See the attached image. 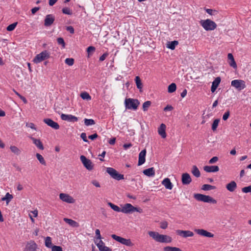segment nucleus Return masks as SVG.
Here are the masks:
<instances>
[{
  "label": "nucleus",
  "mask_w": 251,
  "mask_h": 251,
  "mask_svg": "<svg viewBox=\"0 0 251 251\" xmlns=\"http://www.w3.org/2000/svg\"><path fill=\"white\" fill-rule=\"evenodd\" d=\"M148 234L157 242L171 243L172 241V239L170 236L167 235L160 234L156 231H150L148 232Z\"/></svg>",
  "instance_id": "f257e3e1"
},
{
  "label": "nucleus",
  "mask_w": 251,
  "mask_h": 251,
  "mask_svg": "<svg viewBox=\"0 0 251 251\" xmlns=\"http://www.w3.org/2000/svg\"><path fill=\"white\" fill-rule=\"evenodd\" d=\"M50 56V52L47 50H44L35 56L33 59V62L35 64H38L43 61L49 59Z\"/></svg>",
  "instance_id": "f03ea898"
},
{
  "label": "nucleus",
  "mask_w": 251,
  "mask_h": 251,
  "mask_svg": "<svg viewBox=\"0 0 251 251\" xmlns=\"http://www.w3.org/2000/svg\"><path fill=\"white\" fill-rule=\"evenodd\" d=\"M134 212L142 213L143 212V210L140 208L134 207L130 203H126L124 204L121 208V212L125 214L132 213Z\"/></svg>",
  "instance_id": "7ed1b4c3"
},
{
  "label": "nucleus",
  "mask_w": 251,
  "mask_h": 251,
  "mask_svg": "<svg viewBox=\"0 0 251 251\" xmlns=\"http://www.w3.org/2000/svg\"><path fill=\"white\" fill-rule=\"evenodd\" d=\"M125 104L126 109L136 110L140 104V102L137 99L127 98L126 99Z\"/></svg>",
  "instance_id": "20e7f679"
},
{
  "label": "nucleus",
  "mask_w": 251,
  "mask_h": 251,
  "mask_svg": "<svg viewBox=\"0 0 251 251\" xmlns=\"http://www.w3.org/2000/svg\"><path fill=\"white\" fill-rule=\"evenodd\" d=\"M194 198L198 201L204 202L216 203L217 201L212 197L209 196L204 195L201 194H195Z\"/></svg>",
  "instance_id": "39448f33"
},
{
  "label": "nucleus",
  "mask_w": 251,
  "mask_h": 251,
  "mask_svg": "<svg viewBox=\"0 0 251 251\" xmlns=\"http://www.w3.org/2000/svg\"><path fill=\"white\" fill-rule=\"evenodd\" d=\"M201 25L206 31L213 30L217 27L216 24L210 19L201 20Z\"/></svg>",
  "instance_id": "423d86ee"
},
{
  "label": "nucleus",
  "mask_w": 251,
  "mask_h": 251,
  "mask_svg": "<svg viewBox=\"0 0 251 251\" xmlns=\"http://www.w3.org/2000/svg\"><path fill=\"white\" fill-rule=\"evenodd\" d=\"M107 173L114 179L120 180L124 178V176L120 174L118 172L113 168L108 167L106 169Z\"/></svg>",
  "instance_id": "0eeeda50"
},
{
  "label": "nucleus",
  "mask_w": 251,
  "mask_h": 251,
  "mask_svg": "<svg viewBox=\"0 0 251 251\" xmlns=\"http://www.w3.org/2000/svg\"><path fill=\"white\" fill-rule=\"evenodd\" d=\"M231 85L239 91L243 90L246 87L245 81L240 79L232 80L231 82Z\"/></svg>",
  "instance_id": "6e6552de"
},
{
  "label": "nucleus",
  "mask_w": 251,
  "mask_h": 251,
  "mask_svg": "<svg viewBox=\"0 0 251 251\" xmlns=\"http://www.w3.org/2000/svg\"><path fill=\"white\" fill-rule=\"evenodd\" d=\"M80 159L84 166L87 170L91 171L93 169V165H92V163L90 160L87 159L84 155H81Z\"/></svg>",
  "instance_id": "1a4fd4ad"
},
{
  "label": "nucleus",
  "mask_w": 251,
  "mask_h": 251,
  "mask_svg": "<svg viewBox=\"0 0 251 251\" xmlns=\"http://www.w3.org/2000/svg\"><path fill=\"white\" fill-rule=\"evenodd\" d=\"M59 198L63 201L68 203H73L75 202V199L67 194L60 193L59 194Z\"/></svg>",
  "instance_id": "9d476101"
},
{
  "label": "nucleus",
  "mask_w": 251,
  "mask_h": 251,
  "mask_svg": "<svg viewBox=\"0 0 251 251\" xmlns=\"http://www.w3.org/2000/svg\"><path fill=\"white\" fill-rule=\"evenodd\" d=\"M61 119L63 121L73 123L76 122L78 121V118L74 115L63 113L61 115Z\"/></svg>",
  "instance_id": "9b49d317"
},
{
  "label": "nucleus",
  "mask_w": 251,
  "mask_h": 251,
  "mask_svg": "<svg viewBox=\"0 0 251 251\" xmlns=\"http://www.w3.org/2000/svg\"><path fill=\"white\" fill-rule=\"evenodd\" d=\"M176 232L177 235L183 238L193 237L194 236L193 232L190 230H182L177 229Z\"/></svg>",
  "instance_id": "f8f14e48"
},
{
  "label": "nucleus",
  "mask_w": 251,
  "mask_h": 251,
  "mask_svg": "<svg viewBox=\"0 0 251 251\" xmlns=\"http://www.w3.org/2000/svg\"><path fill=\"white\" fill-rule=\"evenodd\" d=\"M194 231L197 233L198 234L201 235L203 237H213L214 234L212 233L207 231L206 230L203 229H195L194 230Z\"/></svg>",
  "instance_id": "ddd939ff"
},
{
  "label": "nucleus",
  "mask_w": 251,
  "mask_h": 251,
  "mask_svg": "<svg viewBox=\"0 0 251 251\" xmlns=\"http://www.w3.org/2000/svg\"><path fill=\"white\" fill-rule=\"evenodd\" d=\"M95 243L100 251H112L111 249L105 246L104 243L101 240H99L98 241L96 240Z\"/></svg>",
  "instance_id": "4468645a"
},
{
  "label": "nucleus",
  "mask_w": 251,
  "mask_h": 251,
  "mask_svg": "<svg viewBox=\"0 0 251 251\" xmlns=\"http://www.w3.org/2000/svg\"><path fill=\"white\" fill-rule=\"evenodd\" d=\"M37 248V245L36 243L31 240L27 243L24 251H35Z\"/></svg>",
  "instance_id": "2eb2a0df"
},
{
  "label": "nucleus",
  "mask_w": 251,
  "mask_h": 251,
  "mask_svg": "<svg viewBox=\"0 0 251 251\" xmlns=\"http://www.w3.org/2000/svg\"><path fill=\"white\" fill-rule=\"evenodd\" d=\"M43 121L45 123H46L48 126L52 127L54 129H58L59 128V125L56 122H54L51 119L47 118L44 119Z\"/></svg>",
  "instance_id": "dca6fc26"
},
{
  "label": "nucleus",
  "mask_w": 251,
  "mask_h": 251,
  "mask_svg": "<svg viewBox=\"0 0 251 251\" xmlns=\"http://www.w3.org/2000/svg\"><path fill=\"white\" fill-rule=\"evenodd\" d=\"M55 20L54 16L52 14L47 15L45 19L44 25L46 26L51 25Z\"/></svg>",
  "instance_id": "f3484780"
},
{
  "label": "nucleus",
  "mask_w": 251,
  "mask_h": 251,
  "mask_svg": "<svg viewBox=\"0 0 251 251\" xmlns=\"http://www.w3.org/2000/svg\"><path fill=\"white\" fill-rule=\"evenodd\" d=\"M182 183L184 185L189 184L192 181L191 177L188 173H184L182 175Z\"/></svg>",
  "instance_id": "a211bd4d"
},
{
  "label": "nucleus",
  "mask_w": 251,
  "mask_h": 251,
  "mask_svg": "<svg viewBox=\"0 0 251 251\" xmlns=\"http://www.w3.org/2000/svg\"><path fill=\"white\" fill-rule=\"evenodd\" d=\"M146 150L145 149L142 150L139 154V160L138 165L140 166L143 164L146 161Z\"/></svg>",
  "instance_id": "6ab92c4d"
},
{
  "label": "nucleus",
  "mask_w": 251,
  "mask_h": 251,
  "mask_svg": "<svg viewBox=\"0 0 251 251\" xmlns=\"http://www.w3.org/2000/svg\"><path fill=\"white\" fill-rule=\"evenodd\" d=\"M166 125L164 124H161L160 126L158 128V134L162 137L163 138H165L166 137Z\"/></svg>",
  "instance_id": "aec40b11"
},
{
  "label": "nucleus",
  "mask_w": 251,
  "mask_h": 251,
  "mask_svg": "<svg viewBox=\"0 0 251 251\" xmlns=\"http://www.w3.org/2000/svg\"><path fill=\"white\" fill-rule=\"evenodd\" d=\"M203 170L208 173H214L219 171V168L218 166H205Z\"/></svg>",
  "instance_id": "412c9836"
},
{
  "label": "nucleus",
  "mask_w": 251,
  "mask_h": 251,
  "mask_svg": "<svg viewBox=\"0 0 251 251\" xmlns=\"http://www.w3.org/2000/svg\"><path fill=\"white\" fill-rule=\"evenodd\" d=\"M237 186L235 181H231L226 185V189L230 192H234L236 189Z\"/></svg>",
  "instance_id": "4be33fe9"
},
{
  "label": "nucleus",
  "mask_w": 251,
  "mask_h": 251,
  "mask_svg": "<svg viewBox=\"0 0 251 251\" xmlns=\"http://www.w3.org/2000/svg\"><path fill=\"white\" fill-rule=\"evenodd\" d=\"M162 184L168 190H172L173 187V184L171 182L170 179L169 178H165L162 181Z\"/></svg>",
  "instance_id": "5701e85b"
},
{
  "label": "nucleus",
  "mask_w": 251,
  "mask_h": 251,
  "mask_svg": "<svg viewBox=\"0 0 251 251\" xmlns=\"http://www.w3.org/2000/svg\"><path fill=\"white\" fill-rule=\"evenodd\" d=\"M227 58L228 60V64L230 65V66H231V67H232L234 69H236L237 68V64L235 61L234 57H233V55L232 54V53H229L227 54Z\"/></svg>",
  "instance_id": "b1692460"
},
{
  "label": "nucleus",
  "mask_w": 251,
  "mask_h": 251,
  "mask_svg": "<svg viewBox=\"0 0 251 251\" xmlns=\"http://www.w3.org/2000/svg\"><path fill=\"white\" fill-rule=\"evenodd\" d=\"M143 173L145 175L149 177H152L155 176V170L153 167L144 170Z\"/></svg>",
  "instance_id": "393cba45"
},
{
  "label": "nucleus",
  "mask_w": 251,
  "mask_h": 251,
  "mask_svg": "<svg viewBox=\"0 0 251 251\" xmlns=\"http://www.w3.org/2000/svg\"><path fill=\"white\" fill-rule=\"evenodd\" d=\"M63 220L72 227H77L79 226V224L72 219L64 218Z\"/></svg>",
  "instance_id": "a878e982"
},
{
  "label": "nucleus",
  "mask_w": 251,
  "mask_h": 251,
  "mask_svg": "<svg viewBox=\"0 0 251 251\" xmlns=\"http://www.w3.org/2000/svg\"><path fill=\"white\" fill-rule=\"evenodd\" d=\"M31 139L32 140L34 144L39 149L43 150L44 149V147L42 143L39 139H35L34 137H31Z\"/></svg>",
  "instance_id": "bb28decb"
},
{
  "label": "nucleus",
  "mask_w": 251,
  "mask_h": 251,
  "mask_svg": "<svg viewBox=\"0 0 251 251\" xmlns=\"http://www.w3.org/2000/svg\"><path fill=\"white\" fill-rule=\"evenodd\" d=\"M191 172L193 174V175L197 177H199L201 176V173L199 170L198 169V167L195 165L193 166Z\"/></svg>",
  "instance_id": "cd10ccee"
},
{
  "label": "nucleus",
  "mask_w": 251,
  "mask_h": 251,
  "mask_svg": "<svg viewBox=\"0 0 251 251\" xmlns=\"http://www.w3.org/2000/svg\"><path fill=\"white\" fill-rule=\"evenodd\" d=\"M45 245L46 247L48 248H52L53 245L52 244L51 238L50 237L48 236L45 238Z\"/></svg>",
  "instance_id": "c85d7f7f"
},
{
  "label": "nucleus",
  "mask_w": 251,
  "mask_h": 251,
  "mask_svg": "<svg viewBox=\"0 0 251 251\" xmlns=\"http://www.w3.org/2000/svg\"><path fill=\"white\" fill-rule=\"evenodd\" d=\"M178 44V42L177 41H173L172 42H169L167 44V47L171 50H174L176 46Z\"/></svg>",
  "instance_id": "c756f323"
},
{
  "label": "nucleus",
  "mask_w": 251,
  "mask_h": 251,
  "mask_svg": "<svg viewBox=\"0 0 251 251\" xmlns=\"http://www.w3.org/2000/svg\"><path fill=\"white\" fill-rule=\"evenodd\" d=\"M135 81L136 82V84L138 89L141 91V89H142L143 85L141 82V79L139 76H136L135 78Z\"/></svg>",
  "instance_id": "7c9ffc66"
},
{
  "label": "nucleus",
  "mask_w": 251,
  "mask_h": 251,
  "mask_svg": "<svg viewBox=\"0 0 251 251\" xmlns=\"http://www.w3.org/2000/svg\"><path fill=\"white\" fill-rule=\"evenodd\" d=\"M81 98L84 100H91V96L86 92H82L80 94Z\"/></svg>",
  "instance_id": "2f4dec72"
},
{
  "label": "nucleus",
  "mask_w": 251,
  "mask_h": 251,
  "mask_svg": "<svg viewBox=\"0 0 251 251\" xmlns=\"http://www.w3.org/2000/svg\"><path fill=\"white\" fill-rule=\"evenodd\" d=\"M120 243L129 247L132 246L133 245V244L130 239H125L124 238H122Z\"/></svg>",
  "instance_id": "473e14b6"
},
{
  "label": "nucleus",
  "mask_w": 251,
  "mask_h": 251,
  "mask_svg": "<svg viewBox=\"0 0 251 251\" xmlns=\"http://www.w3.org/2000/svg\"><path fill=\"white\" fill-rule=\"evenodd\" d=\"M107 204L114 211L118 212H121V208H120L118 206L110 202H108Z\"/></svg>",
  "instance_id": "72a5a7b5"
},
{
  "label": "nucleus",
  "mask_w": 251,
  "mask_h": 251,
  "mask_svg": "<svg viewBox=\"0 0 251 251\" xmlns=\"http://www.w3.org/2000/svg\"><path fill=\"white\" fill-rule=\"evenodd\" d=\"M10 149L11 151L16 155H19L21 152V150L15 146H11Z\"/></svg>",
  "instance_id": "f704fd0d"
},
{
  "label": "nucleus",
  "mask_w": 251,
  "mask_h": 251,
  "mask_svg": "<svg viewBox=\"0 0 251 251\" xmlns=\"http://www.w3.org/2000/svg\"><path fill=\"white\" fill-rule=\"evenodd\" d=\"M36 156L41 164L43 165H46V162L42 155H41L40 154L38 153H37L36 154Z\"/></svg>",
  "instance_id": "c9c22d12"
},
{
  "label": "nucleus",
  "mask_w": 251,
  "mask_h": 251,
  "mask_svg": "<svg viewBox=\"0 0 251 251\" xmlns=\"http://www.w3.org/2000/svg\"><path fill=\"white\" fill-rule=\"evenodd\" d=\"M176 89V84L174 83H171L170 85L168 86V91L170 93H172L174 92Z\"/></svg>",
  "instance_id": "e433bc0d"
},
{
  "label": "nucleus",
  "mask_w": 251,
  "mask_h": 251,
  "mask_svg": "<svg viewBox=\"0 0 251 251\" xmlns=\"http://www.w3.org/2000/svg\"><path fill=\"white\" fill-rule=\"evenodd\" d=\"M164 251H182L179 248L167 246L164 248Z\"/></svg>",
  "instance_id": "4c0bfd02"
},
{
  "label": "nucleus",
  "mask_w": 251,
  "mask_h": 251,
  "mask_svg": "<svg viewBox=\"0 0 251 251\" xmlns=\"http://www.w3.org/2000/svg\"><path fill=\"white\" fill-rule=\"evenodd\" d=\"M215 186L209 184H204L202 185L201 189L204 191H208L215 189Z\"/></svg>",
  "instance_id": "58836bf2"
},
{
  "label": "nucleus",
  "mask_w": 251,
  "mask_h": 251,
  "mask_svg": "<svg viewBox=\"0 0 251 251\" xmlns=\"http://www.w3.org/2000/svg\"><path fill=\"white\" fill-rule=\"evenodd\" d=\"M151 101H146L143 104V110L144 111H147L150 106L151 105Z\"/></svg>",
  "instance_id": "ea45409f"
},
{
  "label": "nucleus",
  "mask_w": 251,
  "mask_h": 251,
  "mask_svg": "<svg viewBox=\"0 0 251 251\" xmlns=\"http://www.w3.org/2000/svg\"><path fill=\"white\" fill-rule=\"evenodd\" d=\"M84 124L86 126H92L95 124L94 120L91 119H84Z\"/></svg>",
  "instance_id": "a19ab883"
},
{
  "label": "nucleus",
  "mask_w": 251,
  "mask_h": 251,
  "mask_svg": "<svg viewBox=\"0 0 251 251\" xmlns=\"http://www.w3.org/2000/svg\"><path fill=\"white\" fill-rule=\"evenodd\" d=\"M63 14L71 15L73 14L72 10L69 7H64L62 9Z\"/></svg>",
  "instance_id": "79ce46f5"
},
{
  "label": "nucleus",
  "mask_w": 251,
  "mask_h": 251,
  "mask_svg": "<svg viewBox=\"0 0 251 251\" xmlns=\"http://www.w3.org/2000/svg\"><path fill=\"white\" fill-rule=\"evenodd\" d=\"M220 82H221V78L220 77H217L215 79V80L213 81L212 85L217 88Z\"/></svg>",
  "instance_id": "37998d69"
},
{
  "label": "nucleus",
  "mask_w": 251,
  "mask_h": 251,
  "mask_svg": "<svg viewBox=\"0 0 251 251\" xmlns=\"http://www.w3.org/2000/svg\"><path fill=\"white\" fill-rule=\"evenodd\" d=\"M219 122H220V119H215L214 121V122L212 124V130L215 131L217 129L218 124L219 123Z\"/></svg>",
  "instance_id": "c03bdc74"
},
{
  "label": "nucleus",
  "mask_w": 251,
  "mask_h": 251,
  "mask_svg": "<svg viewBox=\"0 0 251 251\" xmlns=\"http://www.w3.org/2000/svg\"><path fill=\"white\" fill-rule=\"evenodd\" d=\"M17 25V23L16 22L9 25L6 28L7 30L8 31H13Z\"/></svg>",
  "instance_id": "a18cd8bd"
},
{
  "label": "nucleus",
  "mask_w": 251,
  "mask_h": 251,
  "mask_svg": "<svg viewBox=\"0 0 251 251\" xmlns=\"http://www.w3.org/2000/svg\"><path fill=\"white\" fill-rule=\"evenodd\" d=\"M65 62L69 66H72L74 63V59L72 58H67L65 59Z\"/></svg>",
  "instance_id": "49530a36"
},
{
  "label": "nucleus",
  "mask_w": 251,
  "mask_h": 251,
  "mask_svg": "<svg viewBox=\"0 0 251 251\" xmlns=\"http://www.w3.org/2000/svg\"><path fill=\"white\" fill-rule=\"evenodd\" d=\"M13 198V196L12 195L10 194L9 193H6L5 197L2 199V201H7V202L8 203Z\"/></svg>",
  "instance_id": "de8ad7c7"
},
{
  "label": "nucleus",
  "mask_w": 251,
  "mask_h": 251,
  "mask_svg": "<svg viewBox=\"0 0 251 251\" xmlns=\"http://www.w3.org/2000/svg\"><path fill=\"white\" fill-rule=\"evenodd\" d=\"M57 43L59 45H61L63 48L65 46V43L63 38L59 37L57 39Z\"/></svg>",
  "instance_id": "09e8293b"
},
{
  "label": "nucleus",
  "mask_w": 251,
  "mask_h": 251,
  "mask_svg": "<svg viewBox=\"0 0 251 251\" xmlns=\"http://www.w3.org/2000/svg\"><path fill=\"white\" fill-rule=\"evenodd\" d=\"M205 11L208 14L211 15H215L217 13V11L216 10L211 9H206Z\"/></svg>",
  "instance_id": "8fccbe9b"
},
{
  "label": "nucleus",
  "mask_w": 251,
  "mask_h": 251,
  "mask_svg": "<svg viewBox=\"0 0 251 251\" xmlns=\"http://www.w3.org/2000/svg\"><path fill=\"white\" fill-rule=\"evenodd\" d=\"M111 237L115 240H116V241L119 242V243H121V240H122V239L123 237H120V236H117L115 234H112L111 235Z\"/></svg>",
  "instance_id": "3c124183"
},
{
  "label": "nucleus",
  "mask_w": 251,
  "mask_h": 251,
  "mask_svg": "<svg viewBox=\"0 0 251 251\" xmlns=\"http://www.w3.org/2000/svg\"><path fill=\"white\" fill-rule=\"evenodd\" d=\"M242 191L245 193L251 192V185L243 188Z\"/></svg>",
  "instance_id": "603ef678"
},
{
  "label": "nucleus",
  "mask_w": 251,
  "mask_h": 251,
  "mask_svg": "<svg viewBox=\"0 0 251 251\" xmlns=\"http://www.w3.org/2000/svg\"><path fill=\"white\" fill-rule=\"evenodd\" d=\"M95 48L93 46H90L87 49V52L88 54V56H89V54L91 53H93L95 50Z\"/></svg>",
  "instance_id": "864d4df0"
},
{
  "label": "nucleus",
  "mask_w": 251,
  "mask_h": 251,
  "mask_svg": "<svg viewBox=\"0 0 251 251\" xmlns=\"http://www.w3.org/2000/svg\"><path fill=\"white\" fill-rule=\"evenodd\" d=\"M51 251H63L60 246L53 245L51 248Z\"/></svg>",
  "instance_id": "5fc2aeb1"
},
{
  "label": "nucleus",
  "mask_w": 251,
  "mask_h": 251,
  "mask_svg": "<svg viewBox=\"0 0 251 251\" xmlns=\"http://www.w3.org/2000/svg\"><path fill=\"white\" fill-rule=\"evenodd\" d=\"M168 223L166 221L161 222L160 223V227L162 229H166L168 227Z\"/></svg>",
  "instance_id": "6e6d98bb"
},
{
  "label": "nucleus",
  "mask_w": 251,
  "mask_h": 251,
  "mask_svg": "<svg viewBox=\"0 0 251 251\" xmlns=\"http://www.w3.org/2000/svg\"><path fill=\"white\" fill-rule=\"evenodd\" d=\"M230 115V112L229 111H226L223 116V120L224 121H226L229 117Z\"/></svg>",
  "instance_id": "4d7b16f0"
},
{
  "label": "nucleus",
  "mask_w": 251,
  "mask_h": 251,
  "mask_svg": "<svg viewBox=\"0 0 251 251\" xmlns=\"http://www.w3.org/2000/svg\"><path fill=\"white\" fill-rule=\"evenodd\" d=\"M95 233H96V236H97V241H98L99 240H101V235H100V231L99 229H97L95 231Z\"/></svg>",
  "instance_id": "13d9d810"
},
{
  "label": "nucleus",
  "mask_w": 251,
  "mask_h": 251,
  "mask_svg": "<svg viewBox=\"0 0 251 251\" xmlns=\"http://www.w3.org/2000/svg\"><path fill=\"white\" fill-rule=\"evenodd\" d=\"M108 53L107 52H105L104 53H103L101 56H100V58H99V60L100 61H104L105 58L108 56Z\"/></svg>",
  "instance_id": "bf43d9fd"
},
{
  "label": "nucleus",
  "mask_w": 251,
  "mask_h": 251,
  "mask_svg": "<svg viewBox=\"0 0 251 251\" xmlns=\"http://www.w3.org/2000/svg\"><path fill=\"white\" fill-rule=\"evenodd\" d=\"M26 126L30 127L31 129H34L35 130H36V128L35 127L34 124L32 123H26Z\"/></svg>",
  "instance_id": "052dcab7"
},
{
  "label": "nucleus",
  "mask_w": 251,
  "mask_h": 251,
  "mask_svg": "<svg viewBox=\"0 0 251 251\" xmlns=\"http://www.w3.org/2000/svg\"><path fill=\"white\" fill-rule=\"evenodd\" d=\"M80 137L82 139V140H83L84 142H88V140L87 139L86 134L85 133H84V132L80 134Z\"/></svg>",
  "instance_id": "680f3d73"
},
{
  "label": "nucleus",
  "mask_w": 251,
  "mask_h": 251,
  "mask_svg": "<svg viewBox=\"0 0 251 251\" xmlns=\"http://www.w3.org/2000/svg\"><path fill=\"white\" fill-rule=\"evenodd\" d=\"M218 160V157L217 156L213 157L209 161V163L210 164H213L216 162Z\"/></svg>",
  "instance_id": "e2e57ef3"
},
{
  "label": "nucleus",
  "mask_w": 251,
  "mask_h": 251,
  "mask_svg": "<svg viewBox=\"0 0 251 251\" xmlns=\"http://www.w3.org/2000/svg\"><path fill=\"white\" fill-rule=\"evenodd\" d=\"M91 183L94 186H95L96 187H100V185L99 182L97 180H92Z\"/></svg>",
  "instance_id": "0e129e2a"
},
{
  "label": "nucleus",
  "mask_w": 251,
  "mask_h": 251,
  "mask_svg": "<svg viewBox=\"0 0 251 251\" xmlns=\"http://www.w3.org/2000/svg\"><path fill=\"white\" fill-rule=\"evenodd\" d=\"M66 30L69 31L72 34H73L74 33V29L72 26H67L66 27Z\"/></svg>",
  "instance_id": "69168bd1"
},
{
  "label": "nucleus",
  "mask_w": 251,
  "mask_h": 251,
  "mask_svg": "<svg viewBox=\"0 0 251 251\" xmlns=\"http://www.w3.org/2000/svg\"><path fill=\"white\" fill-rule=\"evenodd\" d=\"M98 136V134L97 133H95L92 135H89L88 136V138L93 140L97 138Z\"/></svg>",
  "instance_id": "338daca9"
},
{
  "label": "nucleus",
  "mask_w": 251,
  "mask_h": 251,
  "mask_svg": "<svg viewBox=\"0 0 251 251\" xmlns=\"http://www.w3.org/2000/svg\"><path fill=\"white\" fill-rule=\"evenodd\" d=\"M173 109V107L171 105H168L164 108V110L165 111H171Z\"/></svg>",
  "instance_id": "774afa93"
}]
</instances>
